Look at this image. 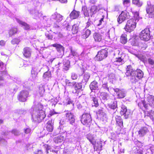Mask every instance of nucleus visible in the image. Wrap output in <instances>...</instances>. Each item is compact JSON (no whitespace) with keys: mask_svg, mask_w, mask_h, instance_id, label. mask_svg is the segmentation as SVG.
<instances>
[{"mask_svg":"<svg viewBox=\"0 0 154 154\" xmlns=\"http://www.w3.org/2000/svg\"><path fill=\"white\" fill-rule=\"evenodd\" d=\"M44 107L41 103L33 106L31 109L32 119L33 121L40 122L45 117Z\"/></svg>","mask_w":154,"mask_h":154,"instance_id":"1","label":"nucleus"},{"mask_svg":"<svg viewBox=\"0 0 154 154\" xmlns=\"http://www.w3.org/2000/svg\"><path fill=\"white\" fill-rule=\"evenodd\" d=\"M125 74L126 76H131V79L134 80V81H132V82L137 81L138 80L142 78L143 76V74L141 70L137 69L135 70L130 65L127 66Z\"/></svg>","mask_w":154,"mask_h":154,"instance_id":"2","label":"nucleus"},{"mask_svg":"<svg viewBox=\"0 0 154 154\" xmlns=\"http://www.w3.org/2000/svg\"><path fill=\"white\" fill-rule=\"evenodd\" d=\"M137 22L134 20V19H131L128 20L125 25V29L128 32H131L134 30L136 27Z\"/></svg>","mask_w":154,"mask_h":154,"instance_id":"3","label":"nucleus"},{"mask_svg":"<svg viewBox=\"0 0 154 154\" xmlns=\"http://www.w3.org/2000/svg\"><path fill=\"white\" fill-rule=\"evenodd\" d=\"M131 14V12L129 13L127 10H124L122 11L117 18L118 22L119 23H122L127 19L129 18V17Z\"/></svg>","mask_w":154,"mask_h":154,"instance_id":"4","label":"nucleus"},{"mask_svg":"<svg viewBox=\"0 0 154 154\" xmlns=\"http://www.w3.org/2000/svg\"><path fill=\"white\" fill-rule=\"evenodd\" d=\"M140 37L142 40L148 41L151 38L150 31L149 28H146L143 30L140 34Z\"/></svg>","mask_w":154,"mask_h":154,"instance_id":"5","label":"nucleus"},{"mask_svg":"<svg viewBox=\"0 0 154 154\" xmlns=\"http://www.w3.org/2000/svg\"><path fill=\"white\" fill-rule=\"evenodd\" d=\"M107 51L106 49L99 51L95 57V59L97 61H101L107 57Z\"/></svg>","mask_w":154,"mask_h":154,"instance_id":"6","label":"nucleus"},{"mask_svg":"<svg viewBox=\"0 0 154 154\" xmlns=\"http://www.w3.org/2000/svg\"><path fill=\"white\" fill-rule=\"evenodd\" d=\"M91 120L90 114L87 113L83 114L82 115L81 121L83 125H87L91 122Z\"/></svg>","mask_w":154,"mask_h":154,"instance_id":"7","label":"nucleus"},{"mask_svg":"<svg viewBox=\"0 0 154 154\" xmlns=\"http://www.w3.org/2000/svg\"><path fill=\"white\" fill-rule=\"evenodd\" d=\"M73 85L72 88L73 89L72 93L74 94H78L82 88V83L73 82Z\"/></svg>","mask_w":154,"mask_h":154,"instance_id":"8","label":"nucleus"},{"mask_svg":"<svg viewBox=\"0 0 154 154\" xmlns=\"http://www.w3.org/2000/svg\"><path fill=\"white\" fill-rule=\"evenodd\" d=\"M28 95L29 92L27 91L22 90L20 92L18 95V100L20 101L25 102L26 100Z\"/></svg>","mask_w":154,"mask_h":154,"instance_id":"9","label":"nucleus"},{"mask_svg":"<svg viewBox=\"0 0 154 154\" xmlns=\"http://www.w3.org/2000/svg\"><path fill=\"white\" fill-rule=\"evenodd\" d=\"M114 91L116 93V95L117 98L121 99L124 98L126 95V91L123 89H119L118 88H113Z\"/></svg>","mask_w":154,"mask_h":154,"instance_id":"10","label":"nucleus"},{"mask_svg":"<svg viewBox=\"0 0 154 154\" xmlns=\"http://www.w3.org/2000/svg\"><path fill=\"white\" fill-rule=\"evenodd\" d=\"M66 120L70 124L73 125L75 123V119L74 115L70 111H67L65 114Z\"/></svg>","mask_w":154,"mask_h":154,"instance_id":"11","label":"nucleus"},{"mask_svg":"<svg viewBox=\"0 0 154 154\" xmlns=\"http://www.w3.org/2000/svg\"><path fill=\"white\" fill-rule=\"evenodd\" d=\"M149 132V130L146 126L142 127L140 128L138 131V136L140 137L145 136Z\"/></svg>","mask_w":154,"mask_h":154,"instance_id":"12","label":"nucleus"},{"mask_svg":"<svg viewBox=\"0 0 154 154\" xmlns=\"http://www.w3.org/2000/svg\"><path fill=\"white\" fill-rule=\"evenodd\" d=\"M15 19L19 24L22 25L24 29L27 30L30 29V26L29 24L22 21L19 18L16 17L15 18Z\"/></svg>","mask_w":154,"mask_h":154,"instance_id":"13","label":"nucleus"},{"mask_svg":"<svg viewBox=\"0 0 154 154\" xmlns=\"http://www.w3.org/2000/svg\"><path fill=\"white\" fill-rule=\"evenodd\" d=\"M51 46L56 48L57 51L60 53V57H62L64 52L63 47L61 45L57 44H53Z\"/></svg>","mask_w":154,"mask_h":154,"instance_id":"14","label":"nucleus"},{"mask_svg":"<svg viewBox=\"0 0 154 154\" xmlns=\"http://www.w3.org/2000/svg\"><path fill=\"white\" fill-rule=\"evenodd\" d=\"M147 103L150 106L154 108V96H149L147 98Z\"/></svg>","mask_w":154,"mask_h":154,"instance_id":"15","label":"nucleus"},{"mask_svg":"<svg viewBox=\"0 0 154 154\" xmlns=\"http://www.w3.org/2000/svg\"><path fill=\"white\" fill-rule=\"evenodd\" d=\"M53 121L52 120H49L47 122L46 125L47 130L50 132L52 131L53 129Z\"/></svg>","mask_w":154,"mask_h":154,"instance_id":"16","label":"nucleus"},{"mask_svg":"<svg viewBox=\"0 0 154 154\" xmlns=\"http://www.w3.org/2000/svg\"><path fill=\"white\" fill-rule=\"evenodd\" d=\"M93 37L96 42H100L103 39V34L100 33H94L93 35Z\"/></svg>","mask_w":154,"mask_h":154,"instance_id":"17","label":"nucleus"},{"mask_svg":"<svg viewBox=\"0 0 154 154\" xmlns=\"http://www.w3.org/2000/svg\"><path fill=\"white\" fill-rule=\"evenodd\" d=\"M63 16L57 13H55L52 15L51 18L55 20L57 22H60L63 19Z\"/></svg>","mask_w":154,"mask_h":154,"instance_id":"18","label":"nucleus"},{"mask_svg":"<svg viewBox=\"0 0 154 154\" xmlns=\"http://www.w3.org/2000/svg\"><path fill=\"white\" fill-rule=\"evenodd\" d=\"M23 54L25 57L28 58L31 56V50L29 48L26 47L24 48Z\"/></svg>","mask_w":154,"mask_h":154,"instance_id":"19","label":"nucleus"},{"mask_svg":"<svg viewBox=\"0 0 154 154\" xmlns=\"http://www.w3.org/2000/svg\"><path fill=\"white\" fill-rule=\"evenodd\" d=\"M90 88L92 91L97 89L98 88V83L95 81L91 82L90 85Z\"/></svg>","mask_w":154,"mask_h":154,"instance_id":"20","label":"nucleus"},{"mask_svg":"<svg viewBox=\"0 0 154 154\" xmlns=\"http://www.w3.org/2000/svg\"><path fill=\"white\" fill-rule=\"evenodd\" d=\"M63 69L64 70L67 71L70 68V62L68 60H65L63 62Z\"/></svg>","mask_w":154,"mask_h":154,"instance_id":"21","label":"nucleus"},{"mask_svg":"<svg viewBox=\"0 0 154 154\" xmlns=\"http://www.w3.org/2000/svg\"><path fill=\"white\" fill-rule=\"evenodd\" d=\"M79 14V12L76 10H73L70 14V17L71 19H74L77 18Z\"/></svg>","mask_w":154,"mask_h":154,"instance_id":"22","label":"nucleus"},{"mask_svg":"<svg viewBox=\"0 0 154 154\" xmlns=\"http://www.w3.org/2000/svg\"><path fill=\"white\" fill-rule=\"evenodd\" d=\"M65 139L64 136L60 135L55 137L54 139V141L55 143H59L63 142Z\"/></svg>","mask_w":154,"mask_h":154,"instance_id":"23","label":"nucleus"},{"mask_svg":"<svg viewBox=\"0 0 154 154\" xmlns=\"http://www.w3.org/2000/svg\"><path fill=\"white\" fill-rule=\"evenodd\" d=\"M51 75L50 72L48 71L45 72L43 75L44 80L48 81L51 78Z\"/></svg>","mask_w":154,"mask_h":154,"instance_id":"24","label":"nucleus"},{"mask_svg":"<svg viewBox=\"0 0 154 154\" xmlns=\"http://www.w3.org/2000/svg\"><path fill=\"white\" fill-rule=\"evenodd\" d=\"M90 77V75L88 73H85L83 75V79L82 81L81 82L85 83L86 85Z\"/></svg>","mask_w":154,"mask_h":154,"instance_id":"25","label":"nucleus"},{"mask_svg":"<svg viewBox=\"0 0 154 154\" xmlns=\"http://www.w3.org/2000/svg\"><path fill=\"white\" fill-rule=\"evenodd\" d=\"M115 117L117 124L121 127L122 126L123 122L121 117L117 115Z\"/></svg>","mask_w":154,"mask_h":154,"instance_id":"26","label":"nucleus"},{"mask_svg":"<svg viewBox=\"0 0 154 154\" xmlns=\"http://www.w3.org/2000/svg\"><path fill=\"white\" fill-rule=\"evenodd\" d=\"M145 102L143 100H141L140 102L138 103V106L141 109H143V108H145L146 109H148L147 104L145 103Z\"/></svg>","mask_w":154,"mask_h":154,"instance_id":"27","label":"nucleus"},{"mask_svg":"<svg viewBox=\"0 0 154 154\" xmlns=\"http://www.w3.org/2000/svg\"><path fill=\"white\" fill-rule=\"evenodd\" d=\"M91 33V31L89 29H85L83 32V37L84 38H88Z\"/></svg>","mask_w":154,"mask_h":154,"instance_id":"28","label":"nucleus"},{"mask_svg":"<svg viewBox=\"0 0 154 154\" xmlns=\"http://www.w3.org/2000/svg\"><path fill=\"white\" fill-rule=\"evenodd\" d=\"M37 75V72L36 71L35 68H33L31 71V76L33 80L36 79Z\"/></svg>","mask_w":154,"mask_h":154,"instance_id":"29","label":"nucleus"},{"mask_svg":"<svg viewBox=\"0 0 154 154\" xmlns=\"http://www.w3.org/2000/svg\"><path fill=\"white\" fill-rule=\"evenodd\" d=\"M132 3L138 7H141L143 3L140 0H132Z\"/></svg>","mask_w":154,"mask_h":154,"instance_id":"30","label":"nucleus"},{"mask_svg":"<svg viewBox=\"0 0 154 154\" xmlns=\"http://www.w3.org/2000/svg\"><path fill=\"white\" fill-rule=\"evenodd\" d=\"M45 86L44 85H41L39 87V92L41 96H43L45 91Z\"/></svg>","mask_w":154,"mask_h":154,"instance_id":"31","label":"nucleus"},{"mask_svg":"<svg viewBox=\"0 0 154 154\" xmlns=\"http://www.w3.org/2000/svg\"><path fill=\"white\" fill-rule=\"evenodd\" d=\"M109 94L105 92L101 93L100 95V98L104 100H107Z\"/></svg>","mask_w":154,"mask_h":154,"instance_id":"32","label":"nucleus"},{"mask_svg":"<svg viewBox=\"0 0 154 154\" xmlns=\"http://www.w3.org/2000/svg\"><path fill=\"white\" fill-rule=\"evenodd\" d=\"M87 137L90 142L93 145H94V141L93 135L91 134H88L87 135Z\"/></svg>","mask_w":154,"mask_h":154,"instance_id":"33","label":"nucleus"},{"mask_svg":"<svg viewBox=\"0 0 154 154\" xmlns=\"http://www.w3.org/2000/svg\"><path fill=\"white\" fill-rule=\"evenodd\" d=\"M17 29L16 28H13L11 29L9 32V35L11 36L17 33Z\"/></svg>","mask_w":154,"mask_h":154,"instance_id":"34","label":"nucleus"},{"mask_svg":"<svg viewBox=\"0 0 154 154\" xmlns=\"http://www.w3.org/2000/svg\"><path fill=\"white\" fill-rule=\"evenodd\" d=\"M131 14H134V20L136 21V22H137L139 20V14L138 11H135V12H131Z\"/></svg>","mask_w":154,"mask_h":154,"instance_id":"35","label":"nucleus"},{"mask_svg":"<svg viewBox=\"0 0 154 154\" xmlns=\"http://www.w3.org/2000/svg\"><path fill=\"white\" fill-rule=\"evenodd\" d=\"M120 42L123 44H125L127 42L126 35L125 34H122L120 38Z\"/></svg>","mask_w":154,"mask_h":154,"instance_id":"36","label":"nucleus"},{"mask_svg":"<svg viewBox=\"0 0 154 154\" xmlns=\"http://www.w3.org/2000/svg\"><path fill=\"white\" fill-rule=\"evenodd\" d=\"M97 114L101 117L104 116L106 115V114L103 111V109L100 108L97 111Z\"/></svg>","mask_w":154,"mask_h":154,"instance_id":"37","label":"nucleus"},{"mask_svg":"<svg viewBox=\"0 0 154 154\" xmlns=\"http://www.w3.org/2000/svg\"><path fill=\"white\" fill-rule=\"evenodd\" d=\"M32 85V82L31 80H28L23 83V86L25 87L29 88Z\"/></svg>","mask_w":154,"mask_h":154,"instance_id":"38","label":"nucleus"},{"mask_svg":"<svg viewBox=\"0 0 154 154\" xmlns=\"http://www.w3.org/2000/svg\"><path fill=\"white\" fill-rule=\"evenodd\" d=\"M78 26L77 24H74L72 26V31L73 34L76 33L78 30Z\"/></svg>","mask_w":154,"mask_h":154,"instance_id":"39","label":"nucleus"},{"mask_svg":"<svg viewBox=\"0 0 154 154\" xmlns=\"http://www.w3.org/2000/svg\"><path fill=\"white\" fill-rule=\"evenodd\" d=\"M93 103L92 106H94L97 107L99 106V104L97 100L96 97H93L92 99Z\"/></svg>","mask_w":154,"mask_h":154,"instance_id":"40","label":"nucleus"},{"mask_svg":"<svg viewBox=\"0 0 154 154\" xmlns=\"http://www.w3.org/2000/svg\"><path fill=\"white\" fill-rule=\"evenodd\" d=\"M147 112V116H149L151 119L154 120V111L151 110Z\"/></svg>","mask_w":154,"mask_h":154,"instance_id":"41","label":"nucleus"},{"mask_svg":"<svg viewBox=\"0 0 154 154\" xmlns=\"http://www.w3.org/2000/svg\"><path fill=\"white\" fill-rule=\"evenodd\" d=\"M7 73L6 71H1L0 75V81L3 80L4 75H7Z\"/></svg>","mask_w":154,"mask_h":154,"instance_id":"42","label":"nucleus"},{"mask_svg":"<svg viewBox=\"0 0 154 154\" xmlns=\"http://www.w3.org/2000/svg\"><path fill=\"white\" fill-rule=\"evenodd\" d=\"M146 12L149 17L152 18L154 17V10H146Z\"/></svg>","mask_w":154,"mask_h":154,"instance_id":"43","label":"nucleus"},{"mask_svg":"<svg viewBox=\"0 0 154 154\" xmlns=\"http://www.w3.org/2000/svg\"><path fill=\"white\" fill-rule=\"evenodd\" d=\"M70 51L71 52L69 54V57H71V56H72L73 57H77L78 56V54L75 51L73 50L72 48H71Z\"/></svg>","mask_w":154,"mask_h":154,"instance_id":"44","label":"nucleus"},{"mask_svg":"<svg viewBox=\"0 0 154 154\" xmlns=\"http://www.w3.org/2000/svg\"><path fill=\"white\" fill-rule=\"evenodd\" d=\"M147 61L149 64L152 67H154V59L151 58H149Z\"/></svg>","mask_w":154,"mask_h":154,"instance_id":"45","label":"nucleus"},{"mask_svg":"<svg viewBox=\"0 0 154 154\" xmlns=\"http://www.w3.org/2000/svg\"><path fill=\"white\" fill-rule=\"evenodd\" d=\"M20 41V39L19 38H14L11 41V43L12 44H18Z\"/></svg>","mask_w":154,"mask_h":154,"instance_id":"46","label":"nucleus"},{"mask_svg":"<svg viewBox=\"0 0 154 154\" xmlns=\"http://www.w3.org/2000/svg\"><path fill=\"white\" fill-rule=\"evenodd\" d=\"M44 147L45 150L47 154H48L49 153V150H50V151H51V147L50 146H49L48 145H44Z\"/></svg>","mask_w":154,"mask_h":154,"instance_id":"47","label":"nucleus"},{"mask_svg":"<svg viewBox=\"0 0 154 154\" xmlns=\"http://www.w3.org/2000/svg\"><path fill=\"white\" fill-rule=\"evenodd\" d=\"M115 62L119 63V65H121L124 63V61L121 57L116 58L115 60Z\"/></svg>","mask_w":154,"mask_h":154,"instance_id":"48","label":"nucleus"},{"mask_svg":"<svg viewBox=\"0 0 154 154\" xmlns=\"http://www.w3.org/2000/svg\"><path fill=\"white\" fill-rule=\"evenodd\" d=\"M78 75L75 72H72L71 75V79L73 80L76 79L78 78Z\"/></svg>","mask_w":154,"mask_h":154,"instance_id":"49","label":"nucleus"},{"mask_svg":"<svg viewBox=\"0 0 154 154\" xmlns=\"http://www.w3.org/2000/svg\"><path fill=\"white\" fill-rule=\"evenodd\" d=\"M121 110L120 111V114L121 115L124 114V112L127 110L126 107L125 106H122L121 107Z\"/></svg>","mask_w":154,"mask_h":154,"instance_id":"50","label":"nucleus"},{"mask_svg":"<svg viewBox=\"0 0 154 154\" xmlns=\"http://www.w3.org/2000/svg\"><path fill=\"white\" fill-rule=\"evenodd\" d=\"M102 88L103 89L109 91V88L107 85V82H105L103 83L102 85Z\"/></svg>","mask_w":154,"mask_h":154,"instance_id":"51","label":"nucleus"},{"mask_svg":"<svg viewBox=\"0 0 154 154\" xmlns=\"http://www.w3.org/2000/svg\"><path fill=\"white\" fill-rule=\"evenodd\" d=\"M130 3V0H124L123 4L125 6L127 7L128 6Z\"/></svg>","mask_w":154,"mask_h":154,"instance_id":"52","label":"nucleus"},{"mask_svg":"<svg viewBox=\"0 0 154 154\" xmlns=\"http://www.w3.org/2000/svg\"><path fill=\"white\" fill-rule=\"evenodd\" d=\"M65 82L66 85L68 86H70L72 88L73 85V82H70L69 80L68 79H66Z\"/></svg>","mask_w":154,"mask_h":154,"instance_id":"53","label":"nucleus"},{"mask_svg":"<svg viewBox=\"0 0 154 154\" xmlns=\"http://www.w3.org/2000/svg\"><path fill=\"white\" fill-rule=\"evenodd\" d=\"M130 114V111L129 110H127L122 115L124 116L125 119H127L128 118Z\"/></svg>","mask_w":154,"mask_h":154,"instance_id":"54","label":"nucleus"},{"mask_svg":"<svg viewBox=\"0 0 154 154\" xmlns=\"http://www.w3.org/2000/svg\"><path fill=\"white\" fill-rule=\"evenodd\" d=\"M136 56L138 58L141 60V61H145V56L140 54L137 55Z\"/></svg>","mask_w":154,"mask_h":154,"instance_id":"55","label":"nucleus"},{"mask_svg":"<svg viewBox=\"0 0 154 154\" xmlns=\"http://www.w3.org/2000/svg\"><path fill=\"white\" fill-rule=\"evenodd\" d=\"M147 5L149 9L154 10V5L151 4L150 2H147Z\"/></svg>","mask_w":154,"mask_h":154,"instance_id":"56","label":"nucleus"},{"mask_svg":"<svg viewBox=\"0 0 154 154\" xmlns=\"http://www.w3.org/2000/svg\"><path fill=\"white\" fill-rule=\"evenodd\" d=\"M11 133L15 135H18L20 134V132L16 129L13 130Z\"/></svg>","mask_w":154,"mask_h":154,"instance_id":"57","label":"nucleus"},{"mask_svg":"<svg viewBox=\"0 0 154 154\" xmlns=\"http://www.w3.org/2000/svg\"><path fill=\"white\" fill-rule=\"evenodd\" d=\"M148 147L149 149H149L151 151V152L153 153V152H154V145L149 144L148 145Z\"/></svg>","mask_w":154,"mask_h":154,"instance_id":"58","label":"nucleus"},{"mask_svg":"<svg viewBox=\"0 0 154 154\" xmlns=\"http://www.w3.org/2000/svg\"><path fill=\"white\" fill-rule=\"evenodd\" d=\"M70 105L72 107L73 106V102L70 99H69L68 100L66 103V105Z\"/></svg>","mask_w":154,"mask_h":154,"instance_id":"59","label":"nucleus"},{"mask_svg":"<svg viewBox=\"0 0 154 154\" xmlns=\"http://www.w3.org/2000/svg\"><path fill=\"white\" fill-rule=\"evenodd\" d=\"M24 131L26 134H28L31 132V130L30 128L27 127L24 128Z\"/></svg>","mask_w":154,"mask_h":154,"instance_id":"60","label":"nucleus"},{"mask_svg":"<svg viewBox=\"0 0 154 154\" xmlns=\"http://www.w3.org/2000/svg\"><path fill=\"white\" fill-rule=\"evenodd\" d=\"M45 35L46 37L49 40H52L53 37L52 35L51 34L49 33H46Z\"/></svg>","mask_w":154,"mask_h":154,"instance_id":"61","label":"nucleus"},{"mask_svg":"<svg viewBox=\"0 0 154 154\" xmlns=\"http://www.w3.org/2000/svg\"><path fill=\"white\" fill-rule=\"evenodd\" d=\"M110 108L112 109L115 110L117 108L116 102H114L110 106Z\"/></svg>","mask_w":154,"mask_h":154,"instance_id":"62","label":"nucleus"},{"mask_svg":"<svg viewBox=\"0 0 154 154\" xmlns=\"http://www.w3.org/2000/svg\"><path fill=\"white\" fill-rule=\"evenodd\" d=\"M92 23L90 20H88V21L87 23V25L86 26V27H88L89 26L90 27L91 26H93Z\"/></svg>","mask_w":154,"mask_h":154,"instance_id":"63","label":"nucleus"},{"mask_svg":"<svg viewBox=\"0 0 154 154\" xmlns=\"http://www.w3.org/2000/svg\"><path fill=\"white\" fill-rule=\"evenodd\" d=\"M34 154H43V152L41 150H39L34 152Z\"/></svg>","mask_w":154,"mask_h":154,"instance_id":"64","label":"nucleus"}]
</instances>
